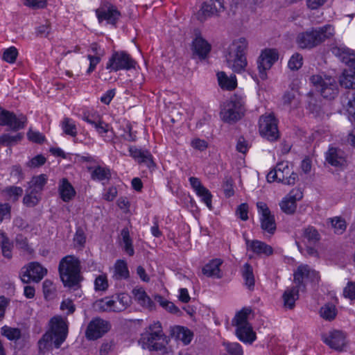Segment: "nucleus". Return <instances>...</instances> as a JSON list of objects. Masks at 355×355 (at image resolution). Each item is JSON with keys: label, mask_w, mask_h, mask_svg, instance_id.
I'll list each match as a JSON object with an SVG mask.
<instances>
[{"label": "nucleus", "mask_w": 355, "mask_h": 355, "mask_svg": "<svg viewBox=\"0 0 355 355\" xmlns=\"http://www.w3.org/2000/svg\"><path fill=\"white\" fill-rule=\"evenodd\" d=\"M121 245L124 252L132 257L135 254L132 245V239L130 236V231L128 227H124L121 231Z\"/></svg>", "instance_id": "2f4dec72"}, {"label": "nucleus", "mask_w": 355, "mask_h": 355, "mask_svg": "<svg viewBox=\"0 0 355 355\" xmlns=\"http://www.w3.org/2000/svg\"><path fill=\"white\" fill-rule=\"evenodd\" d=\"M248 250H252L257 255L270 256L273 253L272 248L264 242L253 240L247 241Z\"/></svg>", "instance_id": "393cba45"}, {"label": "nucleus", "mask_w": 355, "mask_h": 355, "mask_svg": "<svg viewBox=\"0 0 355 355\" xmlns=\"http://www.w3.org/2000/svg\"><path fill=\"white\" fill-rule=\"evenodd\" d=\"M236 334L241 341L246 343L252 344L257 338L256 333L250 324L236 328Z\"/></svg>", "instance_id": "bb28decb"}, {"label": "nucleus", "mask_w": 355, "mask_h": 355, "mask_svg": "<svg viewBox=\"0 0 355 355\" xmlns=\"http://www.w3.org/2000/svg\"><path fill=\"white\" fill-rule=\"evenodd\" d=\"M61 128L63 132L72 137H76L78 135V128L76 122L71 118L64 117L60 123Z\"/></svg>", "instance_id": "58836bf2"}, {"label": "nucleus", "mask_w": 355, "mask_h": 355, "mask_svg": "<svg viewBox=\"0 0 355 355\" xmlns=\"http://www.w3.org/2000/svg\"><path fill=\"white\" fill-rule=\"evenodd\" d=\"M23 137L21 133H17L15 135H10L9 134L3 135L0 137V144L6 145H12L17 141H20Z\"/></svg>", "instance_id": "5fc2aeb1"}, {"label": "nucleus", "mask_w": 355, "mask_h": 355, "mask_svg": "<svg viewBox=\"0 0 355 355\" xmlns=\"http://www.w3.org/2000/svg\"><path fill=\"white\" fill-rule=\"evenodd\" d=\"M309 80L324 98L331 100L338 96V84L335 78L326 75H312Z\"/></svg>", "instance_id": "0eeeda50"}, {"label": "nucleus", "mask_w": 355, "mask_h": 355, "mask_svg": "<svg viewBox=\"0 0 355 355\" xmlns=\"http://www.w3.org/2000/svg\"><path fill=\"white\" fill-rule=\"evenodd\" d=\"M26 117L24 115L17 116L13 112L3 110L0 107V125L9 126L12 130L24 128Z\"/></svg>", "instance_id": "6ab92c4d"}, {"label": "nucleus", "mask_w": 355, "mask_h": 355, "mask_svg": "<svg viewBox=\"0 0 355 355\" xmlns=\"http://www.w3.org/2000/svg\"><path fill=\"white\" fill-rule=\"evenodd\" d=\"M136 64V61L125 51H114L106 64V69L110 71H128L135 69Z\"/></svg>", "instance_id": "1a4fd4ad"}, {"label": "nucleus", "mask_w": 355, "mask_h": 355, "mask_svg": "<svg viewBox=\"0 0 355 355\" xmlns=\"http://www.w3.org/2000/svg\"><path fill=\"white\" fill-rule=\"evenodd\" d=\"M302 64V56L300 53H295L288 60V67L291 70L297 71L301 68Z\"/></svg>", "instance_id": "603ef678"}, {"label": "nucleus", "mask_w": 355, "mask_h": 355, "mask_svg": "<svg viewBox=\"0 0 355 355\" xmlns=\"http://www.w3.org/2000/svg\"><path fill=\"white\" fill-rule=\"evenodd\" d=\"M334 35V28L327 24L322 27L311 28L299 33L296 42L301 49H313Z\"/></svg>", "instance_id": "7ed1b4c3"}, {"label": "nucleus", "mask_w": 355, "mask_h": 355, "mask_svg": "<svg viewBox=\"0 0 355 355\" xmlns=\"http://www.w3.org/2000/svg\"><path fill=\"white\" fill-rule=\"evenodd\" d=\"M24 6L33 9L38 10L44 8L47 5L46 0H24Z\"/></svg>", "instance_id": "4d7b16f0"}, {"label": "nucleus", "mask_w": 355, "mask_h": 355, "mask_svg": "<svg viewBox=\"0 0 355 355\" xmlns=\"http://www.w3.org/2000/svg\"><path fill=\"white\" fill-rule=\"evenodd\" d=\"M47 270L38 262H31L21 269L20 278L24 283H38L46 275Z\"/></svg>", "instance_id": "ddd939ff"}, {"label": "nucleus", "mask_w": 355, "mask_h": 355, "mask_svg": "<svg viewBox=\"0 0 355 355\" xmlns=\"http://www.w3.org/2000/svg\"><path fill=\"white\" fill-rule=\"evenodd\" d=\"M178 340H182L184 345H188L191 341L193 334L190 330L182 327H176L173 330Z\"/></svg>", "instance_id": "c03bdc74"}, {"label": "nucleus", "mask_w": 355, "mask_h": 355, "mask_svg": "<svg viewBox=\"0 0 355 355\" xmlns=\"http://www.w3.org/2000/svg\"><path fill=\"white\" fill-rule=\"evenodd\" d=\"M129 152L130 156L138 159L139 162L153 163L152 155L148 151H142L135 146H130Z\"/></svg>", "instance_id": "ea45409f"}, {"label": "nucleus", "mask_w": 355, "mask_h": 355, "mask_svg": "<svg viewBox=\"0 0 355 355\" xmlns=\"http://www.w3.org/2000/svg\"><path fill=\"white\" fill-rule=\"evenodd\" d=\"M96 15L99 23L105 20L107 24L114 26L121 17V12L116 7L108 2L102 3L96 10Z\"/></svg>", "instance_id": "dca6fc26"}, {"label": "nucleus", "mask_w": 355, "mask_h": 355, "mask_svg": "<svg viewBox=\"0 0 355 355\" xmlns=\"http://www.w3.org/2000/svg\"><path fill=\"white\" fill-rule=\"evenodd\" d=\"M294 282L299 288L305 289L304 279L311 282H318L320 275L318 272L313 270L308 265H300L297 267L294 274Z\"/></svg>", "instance_id": "2eb2a0df"}, {"label": "nucleus", "mask_w": 355, "mask_h": 355, "mask_svg": "<svg viewBox=\"0 0 355 355\" xmlns=\"http://www.w3.org/2000/svg\"><path fill=\"white\" fill-rule=\"evenodd\" d=\"M251 313V309L249 308H243L238 312L232 320L233 324L236 328L250 324L248 321V317Z\"/></svg>", "instance_id": "79ce46f5"}, {"label": "nucleus", "mask_w": 355, "mask_h": 355, "mask_svg": "<svg viewBox=\"0 0 355 355\" xmlns=\"http://www.w3.org/2000/svg\"><path fill=\"white\" fill-rule=\"evenodd\" d=\"M50 329L37 342L39 352L45 354L53 349L60 348L65 341L68 334V325L66 318L60 315L53 317L49 322Z\"/></svg>", "instance_id": "f257e3e1"}, {"label": "nucleus", "mask_w": 355, "mask_h": 355, "mask_svg": "<svg viewBox=\"0 0 355 355\" xmlns=\"http://www.w3.org/2000/svg\"><path fill=\"white\" fill-rule=\"evenodd\" d=\"M241 275L244 279L245 285L250 291L254 288L255 280L252 266L246 263L241 269Z\"/></svg>", "instance_id": "72a5a7b5"}, {"label": "nucleus", "mask_w": 355, "mask_h": 355, "mask_svg": "<svg viewBox=\"0 0 355 355\" xmlns=\"http://www.w3.org/2000/svg\"><path fill=\"white\" fill-rule=\"evenodd\" d=\"M80 261L73 255L63 257L58 266L60 279L65 287L76 289L83 279L80 275Z\"/></svg>", "instance_id": "f03ea898"}, {"label": "nucleus", "mask_w": 355, "mask_h": 355, "mask_svg": "<svg viewBox=\"0 0 355 355\" xmlns=\"http://www.w3.org/2000/svg\"><path fill=\"white\" fill-rule=\"evenodd\" d=\"M60 309L63 311H66L67 315H69L75 311L76 306L71 300L66 299L61 302Z\"/></svg>", "instance_id": "e2e57ef3"}, {"label": "nucleus", "mask_w": 355, "mask_h": 355, "mask_svg": "<svg viewBox=\"0 0 355 355\" xmlns=\"http://www.w3.org/2000/svg\"><path fill=\"white\" fill-rule=\"evenodd\" d=\"M218 84L221 88L227 90H232L236 87V79L235 76L228 77L225 72L220 71L217 73Z\"/></svg>", "instance_id": "f704fd0d"}, {"label": "nucleus", "mask_w": 355, "mask_h": 355, "mask_svg": "<svg viewBox=\"0 0 355 355\" xmlns=\"http://www.w3.org/2000/svg\"><path fill=\"white\" fill-rule=\"evenodd\" d=\"M18 55V51L15 46L6 49L3 53V60L8 63H14Z\"/></svg>", "instance_id": "864d4df0"}, {"label": "nucleus", "mask_w": 355, "mask_h": 355, "mask_svg": "<svg viewBox=\"0 0 355 355\" xmlns=\"http://www.w3.org/2000/svg\"><path fill=\"white\" fill-rule=\"evenodd\" d=\"M135 300L142 306L149 309L155 307L154 302L147 295L146 293L142 288H135L132 291Z\"/></svg>", "instance_id": "7c9ffc66"}, {"label": "nucleus", "mask_w": 355, "mask_h": 355, "mask_svg": "<svg viewBox=\"0 0 355 355\" xmlns=\"http://www.w3.org/2000/svg\"><path fill=\"white\" fill-rule=\"evenodd\" d=\"M331 223L332 227L334 229V232L337 234H342L346 230V221L341 217H335L331 218Z\"/></svg>", "instance_id": "8fccbe9b"}, {"label": "nucleus", "mask_w": 355, "mask_h": 355, "mask_svg": "<svg viewBox=\"0 0 355 355\" xmlns=\"http://www.w3.org/2000/svg\"><path fill=\"white\" fill-rule=\"evenodd\" d=\"M129 270L127 263L124 260H117L114 264L113 277L116 280L126 279L129 277Z\"/></svg>", "instance_id": "c9c22d12"}, {"label": "nucleus", "mask_w": 355, "mask_h": 355, "mask_svg": "<svg viewBox=\"0 0 355 355\" xmlns=\"http://www.w3.org/2000/svg\"><path fill=\"white\" fill-rule=\"evenodd\" d=\"M225 58L228 67L232 69L234 72L241 73L247 67L248 62L245 55H234L227 53L225 55Z\"/></svg>", "instance_id": "412c9836"}, {"label": "nucleus", "mask_w": 355, "mask_h": 355, "mask_svg": "<svg viewBox=\"0 0 355 355\" xmlns=\"http://www.w3.org/2000/svg\"><path fill=\"white\" fill-rule=\"evenodd\" d=\"M245 101L241 96L234 95L225 101L221 108L220 115L224 122L232 123L240 120L244 115Z\"/></svg>", "instance_id": "423d86ee"}, {"label": "nucleus", "mask_w": 355, "mask_h": 355, "mask_svg": "<svg viewBox=\"0 0 355 355\" xmlns=\"http://www.w3.org/2000/svg\"><path fill=\"white\" fill-rule=\"evenodd\" d=\"M110 329L111 324L109 321L96 317L88 323L85 336L87 340H96L104 336Z\"/></svg>", "instance_id": "f8f14e48"}, {"label": "nucleus", "mask_w": 355, "mask_h": 355, "mask_svg": "<svg viewBox=\"0 0 355 355\" xmlns=\"http://www.w3.org/2000/svg\"><path fill=\"white\" fill-rule=\"evenodd\" d=\"M320 314L323 319L331 321L336 318L337 315V309L335 305L332 304H327L321 307Z\"/></svg>", "instance_id": "a18cd8bd"}, {"label": "nucleus", "mask_w": 355, "mask_h": 355, "mask_svg": "<svg viewBox=\"0 0 355 355\" xmlns=\"http://www.w3.org/2000/svg\"><path fill=\"white\" fill-rule=\"evenodd\" d=\"M325 159L333 166H341L346 163L344 152L340 148L333 146L329 148L325 154Z\"/></svg>", "instance_id": "4be33fe9"}, {"label": "nucleus", "mask_w": 355, "mask_h": 355, "mask_svg": "<svg viewBox=\"0 0 355 355\" xmlns=\"http://www.w3.org/2000/svg\"><path fill=\"white\" fill-rule=\"evenodd\" d=\"M47 176L45 174L34 176L28 183V189L41 194L44 187L47 182Z\"/></svg>", "instance_id": "4c0bfd02"}, {"label": "nucleus", "mask_w": 355, "mask_h": 355, "mask_svg": "<svg viewBox=\"0 0 355 355\" xmlns=\"http://www.w3.org/2000/svg\"><path fill=\"white\" fill-rule=\"evenodd\" d=\"M343 296L349 300H355V282H348L343 289Z\"/></svg>", "instance_id": "052dcab7"}, {"label": "nucleus", "mask_w": 355, "mask_h": 355, "mask_svg": "<svg viewBox=\"0 0 355 355\" xmlns=\"http://www.w3.org/2000/svg\"><path fill=\"white\" fill-rule=\"evenodd\" d=\"M248 205L246 203L240 205L236 209V215L242 220H247L248 219Z\"/></svg>", "instance_id": "338daca9"}, {"label": "nucleus", "mask_w": 355, "mask_h": 355, "mask_svg": "<svg viewBox=\"0 0 355 355\" xmlns=\"http://www.w3.org/2000/svg\"><path fill=\"white\" fill-rule=\"evenodd\" d=\"M27 137L30 141L37 144L43 143L45 139L44 136L42 133L31 130L28 132Z\"/></svg>", "instance_id": "0e129e2a"}, {"label": "nucleus", "mask_w": 355, "mask_h": 355, "mask_svg": "<svg viewBox=\"0 0 355 355\" xmlns=\"http://www.w3.org/2000/svg\"><path fill=\"white\" fill-rule=\"evenodd\" d=\"M303 239L309 244H315L320 240V235L318 230L312 226L304 228L302 234Z\"/></svg>", "instance_id": "a19ab883"}, {"label": "nucleus", "mask_w": 355, "mask_h": 355, "mask_svg": "<svg viewBox=\"0 0 355 355\" xmlns=\"http://www.w3.org/2000/svg\"><path fill=\"white\" fill-rule=\"evenodd\" d=\"M88 170L91 171V178L93 180L104 181L110 180L112 174L110 169L108 167L97 166L95 167H89Z\"/></svg>", "instance_id": "cd10ccee"}, {"label": "nucleus", "mask_w": 355, "mask_h": 355, "mask_svg": "<svg viewBox=\"0 0 355 355\" xmlns=\"http://www.w3.org/2000/svg\"><path fill=\"white\" fill-rule=\"evenodd\" d=\"M269 182H278L286 185H293L298 178L288 162H281L277 164L267 175Z\"/></svg>", "instance_id": "6e6552de"}, {"label": "nucleus", "mask_w": 355, "mask_h": 355, "mask_svg": "<svg viewBox=\"0 0 355 355\" xmlns=\"http://www.w3.org/2000/svg\"><path fill=\"white\" fill-rule=\"evenodd\" d=\"M58 193L62 200L65 202L71 201L76 194L74 187L67 178L60 180L58 185Z\"/></svg>", "instance_id": "5701e85b"}, {"label": "nucleus", "mask_w": 355, "mask_h": 355, "mask_svg": "<svg viewBox=\"0 0 355 355\" xmlns=\"http://www.w3.org/2000/svg\"><path fill=\"white\" fill-rule=\"evenodd\" d=\"M96 306L102 311L119 312L123 311V306H118L117 301L110 297H105L97 301Z\"/></svg>", "instance_id": "c85d7f7f"}, {"label": "nucleus", "mask_w": 355, "mask_h": 355, "mask_svg": "<svg viewBox=\"0 0 355 355\" xmlns=\"http://www.w3.org/2000/svg\"><path fill=\"white\" fill-rule=\"evenodd\" d=\"M191 146L196 150L203 151L207 148L208 144L204 139L196 138L191 141Z\"/></svg>", "instance_id": "774afa93"}, {"label": "nucleus", "mask_w": 355, "mask_h": 355, "mask_svg": "<svg viewBox=\"0 0 355 355\" xmlns=\"http://www.w3.org/2000/svg\"><path fill=\"white\" fill-rule=\"evenodd\" d=\"M199 197L201 198L202 201L207 205V207L211 209V199L212 195L211 192L205 187L200 192L196 193Z\"/></svg>", "instance_id": "13d9d810"}, {"label": "nucleus", "mask_w": 355, "mask_h": 355, "mask_svg": "<svg viewBox=\"0 0 355 355\" xmlns=\"http://www.w3.org/2000/svg\"><path fill=\"white\" fill-rule=\"evenodd\" d=\"M0 245L1 248L2 255L8 259H10L12 257V248L13 243L10 241L8 237L3 232L0 230Z\"/></svg>", "instance_id": "e433bc0d"}, {"label": "nucleus", "mask_w": 355, "mask_h": 355, "mask_svg": "<svg viewBox=\"0 0 355 355\" xmlns=\"http://www.w3.org/2000/svg\"><path fill=\"white\" fill-rule=\"evenodd\" d=\"M193 50L200 59H205L211 51V45L200 35H196L193 41Z\"/></svg>", "instance_id": "b1692460"}, {"label": "nucleus", "mask_w": 355, "mask_h": 355, "mask_svg": "<svg viewBox=\"0 0 355 355\" xmlns=\"http://www.w3.org/2000/svg\"><path fill=\"white\" fill-rule=\"evenodd\" d=\"M108 287L107 277L104 275L98 276L94 281L96 291H105Z\"/></svg>", "instance_id": "bf43d9fd"}, {"label": "nucleus", "mask_w": 355, "mask_h": 355, "mask_svg": "<svg viewBox=\"0 0 355 355\" xmlns=\"http://www.w3.org/2000/svg\"><path fill=\"white\" fill-rule=\"evenodd\" d=\"M221 264L222 261L220 259H213L203 267L202 273L207 277H216L220 278V266Z\"/></svg>", "instance_id": "473e14b6"}, {"label": "nucleus", "mask_w": 355, "mask_h": 355, "mask_svg": "<svg viewBox=\"0 0 355 355\" xmlns=\"http://www.w3.org/2000/svg\"><path fill=\"white\" fill-rule=\"evenodd\" d=\"M41 199V194L34 192V191L27 189L26 194L23 198V203L28 207L36 206Z\"/></svg>", "instance_id": "37998d69"}, {"label": "nucleus", "mask_w": 355, "mask_h": 355, "mask_svg": "<svg viewBox=\"0 0 355 355\" xmlns=\"http://www.w3.org/2000/svg\"><path fill=\"white\" fill-rule=\"evenodd\" d=\"M257 207L260 215L261 229L270 234H273L276 230L275 216L272 214L268 205L263 202H258Z\"/></svg>", "instance_id": "f3484780"}, {"label": "nucleus", "mask_w": 355, "mask_h": 355, "mask_svg": "<svg viewBox=\"0 0 355 355\" xmlns=\"http://www.w3.org/2000/svg\"><path fill=\"white\" fill-rule=\"evenodd\" d=\"M11 207L8 203H0V223L6 218H10Z\"/></svg>", "instance_id": "69168bd1"}, {"label": "nucleus", "mask_w": 355, "mask_h": 355, "mask_svg": "<svg viewBox=\"0 0 355 355\" xmlns=\"http://www.w3.org/2000/svg\"><path fill=\"white\" fill-rule=\"evenodd\" d=\"M304 291L297 286L287 288L283 294L284 305L286 308L293 309L295 307V301L299 297V291Z\"/></svg>", "instance_id": "a878e982"}, {"label": "nucleus", "mask_w": 355, "mask_h": 355, "mask_svg": "<svg viewBox=\"0 0 355 355\" xmlns=\"http://www.w3.org/2000/svg\"><path fill=\"white\" fill-rule=\"evenodd\" d=\"M225 10L224 0H205L197 13V17L202 22L209 17L218 16Z\"/></svg>", "instance_id": "4468645a"}, {"label": "nucleus", "mask_w": 355, "mask_h": 355, "mask_svg": "<svg viewBox=\"0 0 355 355\" xmlns=\"http://www.w3.org/2000/svg\"><path fill=\"white\" fill-rule=\"evenodd\" d=\"M165 337L162 331L161 323L155 322L151 324L141 335L139 343L144 349L150 351L162 350L165 347L163 343Z\"/></svg>", "instance_id": "39448f33"}, {"label": "nucleus", "mask_w": 355, "mask_h": 355, "mask_svg": "<svg viewBox=\"0 0 355 355\" xmlns=\"http://www.w3.org/2000/svg\"><path fill=\"white\" fill-rule=\"evenodd\" d=\"M2 335L10 340H17L21 338V330L18 328L3 327L1 329Z\"/></svg>", "instance_id": "09e8293b"}, {"label": "nucleus", "mask_w": 355, "mask_h": 355, "mask_svg": "<svg viewBox=\"0 0 355 355\" xmlns=\"http://www.w3.org/2000/svg\"><path fill=\"white\" fill-rule=\"evenodd\" d=\"M279 53L275 49H265L261 51L257 58V64L259 78L265 80L268 78L267 72L278 60Z\"/></svg>", "instance_id": "9d476101"}, {"label": "nucleus", "mask_w": 355, "mask_h": 355, "mask_svg": "<svg viewBox=\"0 0 355 355\" xmlns=\"http://www.w3.org/2000/svg\"><path fill=\"white\" fill-rule=\"evenodd\" d=\"M259 131L268 141H275L279 138L277 120L273 114L262 115L259 118Z\"/></svg>", "instance_id": "9b49d317"}, {"label": "nucleus", "mask_w": 355, "mask_h": 355, "mask_svg": "<svg viewBox=\"0 0 355 355\" xmlns=\"http://www.w3.org/2000/svg\"><path fill=\"white\" fill-rule=\"evenodd\" d=\"M16 247L26 252L28 254H31L33 250L30 247L28 239L22 234H17L15 238Z\"/></svg>", "instance_id": "49530a36"}, {"label": "nucleus", "mask_w": 355, "mask_h": 355, "mask_svg": "<svg viewBox=\"0 0 355 355\" xmlns=\"http://www.w3.org/2000/svg\"><path fill=\"white\" fill-rule=\"evenodd\" d=\"M3 193L9 200L15 202L23 194V189L20 187L10 186L3 189Z\"/></svg>", "instance_id": "de8ad7c7"}, {"label": "nucleus", "mask_w": 355, "mask_h": 355, "mask_svg": "<svg viewBox=\"0 0 355 355\" xmlns=\"http://www.w3.org/2000/svg\"><path fill=\"white\" fill-rule=\"evenodd\" d=\"M333 53L339 57L340 60L347 65L349 69H345L340 76L339 83L340 86L346 89L355 88V53L349 50L336 48Z\"/></svg>", "instance_id": "20e7f679"}, {"label": "nucleus", "mask_w": 355, "mask_h": 355, "mask_svg": "<svg viewBox=\"0 0 355 355\" xmlns=\"http://www.w3.org/2000/svg\"><path fill=\"white\" fill-rule=\"evenodd\" d=\"M156 300L162 307L170 313H178L180 312V309L173 302L164 300L162 296H157Z\"/></svg>", "instance_id": "6e6d98bb"}, {"label": "nucleus", "mask_w": 355, "mask_h": 355, "mask_svg": "<svg viewBox=\"0 0 355 355\" xmlns=\"http://www.w3.org/2000/svg\"><path fill=\"white\" fill-rule=\"evenodd\" d=\"M121 137L125 141L134 142L137 140V132L132 131V125L128 123L125 128V133L121 135Z\"/></svg>", "instance_id": "680f3d73"}, {"label": "nucleus", "mask_w": 355, "mask_h": 355, "mask_svg": "<svg viewBox=\"0 0 355 355\" xmlns=\"http://www.w3.org/2000/svg\"><path fill=\"white\" fill-rule=\"evenodd\" d=\"M302 198V193L299 189H293L279 203L283 212L292 214L295 211L297 200Z\"/></svg>", "instance_id": "aec40b11"}, {"label": "nucleus", "mask_w": 355, "mask_h": 355, "mask_svg": "<svg viewBox=\"0 0 355 355\" xmlns=\"http://www.w3.org/2000/svg\"><path fill=\"white\" fill-rule=\"evenodd\" d=\"M248 47V42L245 37H240L233 41L230 46L228 53L231 54H237L239 55H245Z\"/></svg>", "instance_id": "c756f323"}, {"label": "nucleus", "mask_w": 355, "mask_h": 355, "mask_svg": "<svg viewBox=\"0 0 355 355\" xmlns=\"http://www.w3.org/2000/svg\"><path fill=\"white\" fill-rule=\"evenodd\" d=\"M223 345L225 347V350L230 355H243V351L241 345L238 343H228L224 342Z\"/></svg>", "instance_id": "3c124183"}, {"label": "nucleus", "mask_w": 355, "mask_h": 355, "mask_svg": "<svg viewBox=\"0 0 355 355\" xmlns=\"http://www.w3.org/2000/svg\"><path fill=\"white\" fill-rule=\"evenodd\" d=\"M321 339L324 343L331 349L341 352L346 345V336L339 330H332L321 334Z\"/></svg>", "instance_id": "a211bd4d"}]
</instances>
